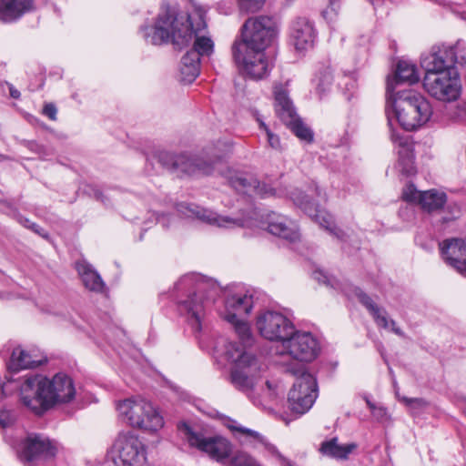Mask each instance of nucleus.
Returning <instances> with one entry per match:
<instances>
[{
  "label": "nucleus",
  "instance_id": "nucleus-1",
  "mask_svg": "<svg viewBox=\"0 0 466 466\" xmlns=\"http://www.w3.org/2000/svg\"><path fill=\"white\" fill-rule=\"evenodd\" d=\"M207 10L201 5H194L190 14L178 13L167 5L157 17L153 26L140 27L147 42L154 46L167 44L169 41L178 49L187 46L193 35L207 27Z\"/></svg>",
  "mask_w": 466,
  "mask_h": 466
},
{
  "label": "nucleus",
  "instance_id": "nucleus-2",
  "mask_svg": "<svg viewBox=\"0 0 466 466\" xmlns=\"http://www.w3.org/2000/svg\"><path fill=\"white\" fill-rule=\"evenodd\" d=\"M179 211L191 218H197L208 224H217L219 227L237 225L239 227H259L266 228L272 235L278 236L291 242L299 238V234L289 219L274 212L260 214L257 208L248 206V216L231 218L220 216L204 206H178Z\"/></svg>",
  "mask_w": 466,
  "mask_h": 466
},
{
  "label": "nucleus",
  "instance_id": "nucleus-3",
  "mask_svg": "<svg viewBox=\"0 0 466 466\" xmlns=\"http://www.w3.org/2000/svg\"><path fill=\"white\" fill-rule=\"evenodd\" d=\"M76 395L73 380L58 373L52 380L43 375L26 377L21 385L22 403L34 414L42 416L57 403L71 401Z\"/></svg>",
  "mask_w": 466,
  "mask_h": 466
},
{
  "label": "nucleus",
  "instance_id": "nucleus-4",
  "mask_svg": "<svg viewBox=\"0 0 466 466\" xmlns=\"http://www.w3.org/2000/svg\"><path fill=\"white\" fill-rule=\"evenodd\" d=\"M391 96L397 119L405 130H415L431 119V105L421 94L408 89L399 90Z\"/></svg>",
  "mask_w": 466,
  "mask_h": 466
},
{
  "label": "nucleus",
  "instance_id": "nucleus-5",
  "mask_svg": "<svg viewBox=\"0 0 466 466\" xmlns=\"http://www.w3.org/2000/svg\"><path fill=\"white\" fill-rule=\"evenodd\" d=\"M152 157L156 159L163 168L174 174L177 177L209 175L214 169V164L221 160V156L216 155L209 160H205L198 155L188 153H173L167 150H157Z\"/></svg>",
  "mask_w": 466,
  "mask_h": 466
},
{
  "label": "nucleus",
  "instance_id": "nucleus-6",
  "mask_svg": "<svg viewBox=\"0 0 466 466\" xmlns=\"http://www.w3.org/2000/svg\"><path fill=\"white\" fill-rule=\"evenodd\" d=\"M224 355L228 362L234 364L229 375L231 384L243 392L251 390L254 387L253 377L259 370L257 357L238 343L228 344Z\"/></svg>",
  "mask_w": 466,
  "mask_h": 466
},
{
  "label": "nucleus",
  "instance_id": "nucleus-7",
  "mask_svg": "<svg viewBox=\"0 0 466 466\" xmlns=\"http://www.w3.org/2000/svg\"><path fill=\"white\" fill-rule=\"evenodd\" d=\"M278 28L272 17L258 15L249 17L241 27L239 39L234 43H239L244 50L263 52L273 46L277 41Z\"/></svg>",
  "mask_w": 466,
  "mask_h": 466
},
{
  "label": "nucleus",
  "instance_id": "nucleus-8",
  "mask_svg": "<svg viewBox=\"0 0 466 466\" xmlns=\"http://www.w3.org/2000/svg\"><path fill=\"white\" fill-rule=\"evenodd\" d=\"M117 410L134 428L157 431L164 425V420L157 409L144 399L125 400L118 403Z\"/></svg>",
  "mask_w": 466,
  "mask_h": 466
},
{
  "label": "nucleus",
  "instance_id": "nucleus-9",
  "mask_svg": "<svg viewBox=\"0 0 466 466\" xmlns=\"http://www.w3.org/2000/svg\"><path fill=\"white\" fill-rule=\"evenodd\" d=\"M109 455L116 466H143L147 461L146 446L131 431L117 435Z\"/></svg>",
  "mask_w": 466,
  "mask_h": 466
},
{
  "label": "nucleus",
  "instance_id": "nucleus-10",
  "mask_svg": "<svg viewBox=\"0 0 466 466\" xmlns=\"http://www.w3.org/2000/svg\"><path fill=\"white\" fill-rule=\"evenodd\" d=\"M178 429L184 433L188 444L195 447L218 462L225 463L232 454L231 442L219 435L206 437L201 432H196L186 422H181Z\"/></svg>",
  "mask_w": 466,
  "mask_h": 466
},
{
  "label": "nucleus",
  "instance_id": "nucleus-11",
  "mask_svg": "<svg viewBox=\"0 0 466 466\" xmlns=\"http://www.w3.org/2000/svg\"><path fill=\"white\" fill-rule=\"evenodd\" d=\"M197 278L198 277L195 275L184 276L177 282V289L180 290L183 288L191 287L193 284H196V291L189 294L186 299L178 301V308L180 311L187 313L189 324L192 328L196 331H200L201 320L205 314L206 304L208 303L210 299L214 300V299L208 296L204 298V283L197 281Z\"/></svg>",
  "mask_w": 466,
  "mask_h": 466
},
{
  "label": "nucleus",
  "instance_id": "nucleus-12",
  "mask_svg": "<svg viewBox=\"0 0 466 466\" xmlns=\"http://www.w3.org/2000/svg\"><path fill=\"white\" fill-rule=\"evenodd\" d=\"M425 91L437 100L453 102L461 96V80L458 71L425 74L423 77Z\"/></svg>",
  "mask_w": 466,
  "mask_h": 466
},
{
  "label": "nucleus",
  "instance_id": "nucleus-13",
  "mask_svg": "<svg viewBox=\"0 0 466 466\" xmlns=\"http://www.w3.org/2000/svg\"><path fill=\"white\" fill-rule=\"evenodd\" d=\"M299 372L300 374L289 392L288 401L291 411L302 415L309 410L318 397V383L304 367Z\"/></svg>",
  "mask_w": 466,
  "mask_h": 466
},
{
  "label": "nucleus",
  "instance_id": "nucleus-14",
  "mask_svg": "<svg viewBox=\"0 0 466 466\" xmlns=\"http://www.w3.org/2000/svg\"><path fill=\"white\" fill-rule=\"evenodd\" d=\"M232 56L239 70L248 77L259 80L267 77L272 68L263 52L244 50L239 43H233Z\"/></svg>",
  "mask_w": 466,
  "mask_h": 466
},
{
  "label": "nucleus",
  "instance_id": "nucleus-15",
  "mask_svg": "<svg viewBox=\"0 0 466 466\" xmlns=\"http://www.w3.org/2000/svg\"><path fill=\"white\" fill-rule=\"evenodd\" d=\"M282 349L283 353L300 362H310L320 352L319 342L310 332L296 329L283 340Z\"/></svg>",
  "mask_w": 466,
  "mask_h": 466
},
{
  "label": "nucleus",
  "instance_id": "nucleus-16",
  "mask_svg": "<svg viewBox=\"0 0 466 466\" xmlns=\"http://www.w3.org/2000/svg\"><path fill=\"white\" fill-rule=\"evenodd\" d=\"M256 325L262 337L271 341H280L281 345L295 329L294 324L286 316L269 310L258 317Z\"/></svg>",
  "mask_w": 466,
  "mask_h": 466
},
{
  "label": "nucleus",
  "instance_id": "nucleus-17",
  "mask_svg": "<svg viewBox=\"0 0 466 466\" xmlns=\"http://www.w3.org/2000/svg\"><path fill=\"white\" fill-rule=\"evenodd\" d=\"M416 206H403L400 208V216L413 214ZM421 215L427 217L431 224L439 230H446L451 227L461 217V206H417Z\"/></svg>",
  "mask_w": 466,
  "mask_h": 466
},
{
  "label": "nucleus",
  "instance_id": "nucleus-18",
  "mask_svg": "<svg viewBox=\"0 0 466 466\" xmlns=\"http://www.w3.org/2000/svg\"><path fill=\"white\" fill-rule=\"evenodd\" d=\"M57 446L54 441L42 434L31 433L24 440L21 457L25 461H46L54 459Z\"/></svg>",
  "mask_w": 466,
  "mask_h": 466
},
{
  "label": "nucleus",
  "instance_id": "nucleus-19",
  "mask_svg": "<svg viewBox=\"0 0 466 466\" xmlns=\"http://www.w3.org/2000/svg\"><path fill=\"white\" fill-rule=\"evenodd\" d=\"M443 260L459 273L466 276V242L462 238H446L440 244Z\"/></svg>",
  "mask_w": 466,
  "mask_h": 466
},
{
  "label": "nucleus",
  "instance_id": "nucleus-20",
  "mask_svg": "<svg viewBox=\"0 0 466 466\" xmlns=\"http://www.w3.org/2000/svg\"><path fill=\"white\" fill-rule=\"evenodd\" d=\"M392 142L398 149V166L405 177L417 173L415 166L414 142L410 136L393 134Z\"/></svg>",
  "mask_w": 466,
  "mask_h": 466
},
{
  "label": "nucleus",
  "instance_id": "nucleus-21",
  "mask_svg": "<svg viewBox=\"0 0 466 466\" xmlns=\"http://www.w3.org/2000/svg\"><path fill=\"white\" fill-rule=\"evenodd\" d=\"M400 199L407 204H446L447 195L436 188L419 190L413 182L409 181L402 187Z\"/></svg>",
  "mask_w": 466,
  "mask_h": 466
},
{
  "label": "nucleus",
  "instance_id": "nucleus-22",
  "mask_svg": "<svg viewBox=\"0 0 466 466\" xmlns=\"http://www.w3.org/2000/svg\"><path fill=\"white\" fill-rule=\"evenodd\" d=\"M290 38L298 51L313 47L317 38L313 22L307 17H297L290 25Z\"/></svg>",
  "mask_w": 466,
  "mask_h": 466
},
{
  "label": "nucleus",
  "instance_id": "nucleus-23",
  "mask_svg": "<svg viewBox=\"0 0 466 466\" xmlns=\"http://www.w3.org/2000/svg\"><path fill=\"white\" fill-rule=\"evenodd\" d=\"M455 55L451 47L446 46H433L431 54L422 61L425 74L457 71L454 66Z\"/></svg>",
  "mask_w": 466,
  "mask_h": 466
},
{
  "label": "nucleus",
  "instance_id": "nucleus-24",
  "mask_svg": "<svg viewBox=\"0 0 466 466\" xmlns=\"http://www.w3.org/2000/svg\"><path fill=\"white\" fill-rule=\"evenodd\" d=\"M228 183L239 194H255L261 198L274 195L276 190L266 183L247 174H235L228 178Z\"/></svg>",
  "mask_w": 466,
  "mask_h": 466
},
{
  "label": "nucleus",
  "instance_id": "nucleus-25",
  "mask_svg": "<svg viewBox=\"0 0 466 466\" xmlns=\"http://www.w3.org/2000/svg\"><path fill=\"white\" fill-rule=\"evenodd\" d=\"M301 210L318 223L321 228H325L330 234L335 236L338 239L345 241L347 234L340 228H337L333 216L327 211L325 206H299Z\"/></svg>",
  "mask_w": 466,
  "mask_h": 466
},
{
  "label": "nucleus",
  "instance_id": "nucleus-26",
  "mask_svg": "<svg viewBox=\"0 0 466 466\" xmlns=\"http://www.w3.org/2000/svg\"><path fill=\"white\" fill-rule=\"evenodd\" d=\"M34 9V0H0V20L15 22Z\"/></svg>",
  "mask_w": 466,
  "mask_h": 466
},
{
  "label": "nucleus",
  "instance_id": "nucleus-27",
  "mask_svg": "<svg viewBox=\"0 0 466 466\" xmlns=\"http://www.w3.org/2000/svg\"><path fill=\"white\" fill-rule=\"evenodd\" d=\"M274 107L277 116L285 124L298 116L288 91L281 84L274 86Z\"/></svg>",
  "mask_w": 466,
  "mask_h": 466
},
{
  "label": "nucleus",
  "instance_id": "nucleus-28",
  "mask_svg": "<svg viewBox=\"0 0 466 466\" xmlns=\"http://www.w3.org/2000/svg\"><path fill=\"white\" fill-rule=\"evenodd\" d=\"M418 69L415 64L400 60L396 66V71L391 82L387 84V93H395V86L400 84L413 85L419 82Z\"/></svg>",
  "mask_w": 466,
  "mask_h": 466
},
{
  "label": "nucleus",
  "instance_id": "nucleus-29",
  "mask_svg": "<svg viewBox=\"0 0 466 466\" xmlns=\"http://www.w3.org/2000/svg\"><path fill=\"white\" fill-rule=\"evenodd\" d=\"M355 295L359 301L367 309L370 314L372 316L375 323L378 327L382 329H388L390 324L391 329L397 328L395 320L391 319L389 321L386 311L380 308L372 299L360 289H355Z\"/></svg>",
  "mask_w": 466,
  "mask_h": 466
},
{
  "label": "nucleus",
  "instance_id": "nucleus-30",
  "mask_svg": "<svg viewBox=\"0 0 466 466\" xmlns=\"http://www.w3.org/2000/svg\"><path fill=\"white\" fill-rule=\"evenodd\" d=\"M76 269L85 287L94 292H103L105 283L97 271L85 259L76 262Z\"/></svg>",
  "mask_w": 466,
  "mask_h": 466
},
{
  "label": "nucleus",
  "instance_id": "nucleus-31",
  "mask_svg": "<svg viewBox=\"0 0 466 466\" xmlns=\"http://www.w3.org/2000/svg\"><path fill=\"white\" fill-rule=\"evenodd\" d=\"M46 362V359L37 358L34 352L23 350L21 347L13 350L10 367L13 370L34 369Z\"/></svg>",
  "mask_w": 466,
  "mask_h": 466
},
{
  "label": "nucleus",
  "instance_id": "nucleus-32",
  "mask_svg": "<svg viewBox=\"0 0 466 466\" xmlns=\"http://www.w3.org/2000/svg\"><path fill=\"white\" fill-rule=\"evenodd\" d=\"M356 449V443L352 442L340 445L338 442V438L334 437L330 440L322 441L319 448V451L322 455L335 460H347L349 455Z\"/></svg>",
  "mask_w": 466,
  "mask_h": 466
},
{
  "label": "nucleus",
  "instance_id": "nucleus-33",
  "mask_svg": "<svg viewBox=\"0 0 466 466\" xmlns=\"http://www.w3.org/2000/svg\"><path fill=\"white\" fill-rule=\"evenodd\" d=\"M180 73L183 81L191 83L200 73V58L195 51H187L181 58Z\"/></svg>",
  "mask_w": 466,
  "mask_h": 466
},
{
  "label": "nucleus",
  "instance_id": "nucleus-34",
  "mask_svg": "<svg viewBox=\"0 0 466 466\" xmlns=\"http://www.w3.org/2000/svg\"><path fill=\"white\" fill-rule=\"evenodd\" d=\"M226 309L239 315H248L253 309V297L248 294H235L226 300Z\"/></svg>",
  "mask_w": 466,
  "mask_h": 466
},
{
  "label": "nucleus",
  "instance_id": "nucleus-35",
  "mask_svg": "<svg viewBox=\"0 0 466 466\" xmlns=\"http://www.w3.org/2000/svg\"><path fill=\"white\" fill-rule=\"evenodd\" d=\"M313 81L315 83L316 93L319 99H322L323 96L329 92L333 83L331 68L329 66H322L319 68Z\"/></svg>",
  "mask_w": 466,
  "mask_h": 466
},
{
  "label": "nucleus",
  "instance_id": "nucleus-36",
  "mask_svg": "<svg viewBox=\"0 0 466 466\" xmlns=\"http://www.w3.org/2000/svg\"><path fill=\"white\" fill-rule=\"evenodd\" d=\"M284 125L287 126V127L289 128L291 132L300 140H303L309 144L313 142V131L306 124L303 123L302 119L299 116H295L290 122H287Z\"/></svg>",
  "mask_w": 466,
  "mask_h": 466
},
{
  "label": "nucleus",
  "instance_id": "nucleus-37",
  "mask_svg": "<svg viewBox=\"0 0 466 466\" xmlns=\"http://www.w3.org/2000/svg\"><path fill=\"white\" fill-rule=\"evenodd\" d=\"M338 85L343 91L347 99H350L358 89V76L357 72L343 73L339 76Z\"/></svg>",
  "mask_w": 466,
  "mask_h": 466
},
{
  "label": "nucleus",
  "instance_id": "nucleus-38",
  "mask_svg": "<svg viewBox=\"0 0 466 466\" xmlns=\"http://www.w3.org/2000/svg\"><path fill=\"white\" fill-rule=\"evenodd\" d=\"M199 32L193 35L195 36V41L193 44V48L190 51H195L198 54V57L201 56H210L214 52V42L208 36H198V34Z\"/></svg>",
  "mask_w": 466,
  "mask_h": 466
},
{
  "label": "nucleus",
  "instance_id": "nucleus-39",
  "mask_svg": "<svg viewBox=\"0 0 466 466\" xmlns=\"http://www.w3.org/2000/svg\"><path fill=\"white\" fill-rule=\"evenodd\" d=\"M235 331L238 336V339L240 341H228L225 344V347L229 343H238L242 345V347L247 350V346L250 345L253 341L252 335L250 332V329L248 325V323L241 321L240 323H238L235 327Z\"/></svg>",
  "mask_w": 466,
  "mask_h": 466
},
{
  "label": "nucleus",
  "instance_id": "nucleus-40",
  "mask_svg": "<svg viewBox=\"0 0 466 466\" xmlns=\"http://www.w3.org/2000/svg\"><path fill=\"white\" fill-rule=\"evenodd\" d=\"M232 466H261V464L249 453L238 451L230 459Z\"/></svg>",
  "mask_w": 466,
  "mask_h": 466
},
{
  "label": "nucleus",
  "instance_id": "nucleus-41",
  "mask_svg": "<svg viewBox=\"0 0 466 466\" xmlns=\"http://www.w3.org/2000/svg\"><path fill=\"white\" fill-rule=\"evenodd\" d=\"M258 122L259 125V128L262 129L267 136L268 146L274 150L281 151L283 148L280 143L279 137L274 134L261 119L258 118Z\"/></svg>",
  "mask_w": 466,
  "mask_h": 466
},
{
  "label": "nucleus",
  "instance_id": "nucleus-42",
  "mask_svg": "<svg viewBox=\"0 0 466 466\" xmlns=\"http://www.w3.org/2000/svg\"><path fill=\"white\" fill-rule=\"evenodd\" d=\"M240 11L245 13H255L260 10L265 0H238Z\"/></svg>",
  "mask_w": 466,
  "mask_h": 466
},
{
  "label": "nucleus",
  "instance_id": "nucleus-43",
  "mask_svg": "<svg viewBox=\"0 0 466 466\" xmlns=\"http://www.w3.org/2000/svg\"><path fill=\"white\" fill-rule=\"evenodd\" d=\"M238 433L247 438L252 439L256 442L260 443L262 445L266 446L268 444L266 439L259 432L253 431L251 429L242 426L241 428L238 429Z\"/></svg>",
  "mask_w": 466,
  "mask_h": 466
},
{
  "label": "nucleus",
  "instance_id": "nucleus-44",
  "mask_svg": "<svg viewBox=\"0 0 466 466\" xmlns=\"http://www.w3.org/2000/svg\"><path fill=\"white\" fill-rule=\"evenodd\" d=\"M15 422L14 414L5 409H0V428L6 429L13 426Z\"/></svg>",
  "mask_w": 466,
  "mask_h": 466
},
{
  "label": "nucleus",
  "instance_id": "nucleus-45",
  "mask_svg": "<svg viewBox=\"0 0 466 466\" xmlns=\"http://www.w3.org/2000/svg\"><path fill=\"white\" fill-rule=\"evenodd\" d=\"M452 53L455 55L454 65L459 64L461 66L466 65V48H464L460 43H457L454 46H450Z\"/></svg>",
  "mask_w": 466,
  "mask_h": 466
},
{
  "label": "nucleus",
  "instance_id": "nucleus-46",
  "mask_svg": "<svg viewBox=\"0 0 466 466\" xmlns=\"http://www.w3.org/2000/svg\"><path fill=\"white\" fill-rule=\"evenodd\" d=\"M313 279L319 283L325 284L326 286L334 287L335 279H330L328 274L320 269H316L312 273Z\"/></svg>",
  "mask_w": 466,
  "mask_h": 466
},
{
  "label": "nucleus",
  "instance_id": "nucleus-47",
  "mask_svg": "<svg viewBox=\"0 0 466 466\" xmlns=\"http://www.w3.org/2000/svg\"><path fill=\"white\" fill-rule=\"evenodd\" d=\"M43 114L46 116L50 120L56 121L57 115V108L55 104L47 103L43 107Z\"/></svg>",
  "mask_w": 466,
  "mask_h": 466
},
{
  "label": "nucleus",
  "instance_id": "nucleus-48",
  "mask_svg": "<svg viewBox=\"0 0 466 466\" xmlns=\"http://www.w3.org/2000/svg\"><path fill=\"white\" fill-rule=\"evenodd\" d=\"M238 316L240 315L237 311L227 309L224 319L235 327L238 323L242 321L238 319Z\"/></svg>",
  "mask_w": 466,
  "mask_h": 466
},
{
  "label": "nucleus",
  "instance_id": "nucleus-49",
  "mask_svg": "<svg viewBox=\"0 0 466 466\" xmlns=\"http://www.w3.org/2000/svg\"><path fill=\"white\" fill-rule=\"evenodd\" d=\"M30 229L36 233L37 235L41 236L43 238L45 239H48L49 238V234L46 230H45L43 228H41L39 225L35 224V223H31L30 224Z\"/></svg>",
  "mask_w": 466,
  "mask_h": 466
},
{
  "label": "nucleus",
  "instance_id": "nucleus-50",
  "mask_svg": "<svg viewBox=\"0 0 466 466\" xmlns=\"http://www.w3.org/2000/svg\"><path fill=\"white\" fill-rule=\"evenodd\" d=\"M340 1L341 0H329V9L337 15L340 9Z\"/></svg>",
  "mask_w": 466,
  "mask_h": 466
},
{
  "label": "nucleus",
  "instance_id": "nucleus-51",
  "mask_svg": "<svg viewBox=\"0 0 466 466\" xmlns=\"http://www.w3.org/2000/svg\"><path fill=\"white\" fill-rule=\"evenodd\" d=\"M16 220L25 228L30 229V224L32 223L28 218L24 217L23 215H16Z\"/></svg>",
  "mask_w": 466,
  "mask_h": 466
},
{
  "label": "nucleus",
  "instance_id": "nucleus-52",
  "mask_svg": "<svg viewBox=\"0 0 466 466\" xmlns=\"http://www.w3.org/2000/svg\"><path fill=\"white\" fill-rule=\"evenodd\" d=\"M227 427L234 433H238V429L242 426L239 425L236 420H230L229 422L227 424Z\"/></svg>",
  "mask_w": 466,
  "mask_h": 466
},
{
  "label": "nucleus",
  "instance_id": "nucleus-53",
  "mask_svg": "<svg viewBox=\"0 0 466 466\" xmlns=\"http://www.w3.org/2000/svg\"><path fill=\"white\" fill-rule=\"evenodd\" d=\"M27 147L29 149H31L32 151H35V152H38L40 150L43 149V146L39 145L37 142L35 141H29L27 143Z\"/></svg>",
  "mask_w": 466,
  "mask_h": 466
},
{
  "label": "nucleus",
  "instance_id": "nucleus-54",
  "mask_svg": "<svg viewBox=\"0 0 466 466\" xmlns=\"http://www.w3.org/2000/svg\"><path fill=\"white\" fill-rule=\"evenodd\" d=\"M407 404L416 403L418 405H421L424 403L422 399H404Z\"/></svg>",
  "mask_w": 466,
  "mask_h": 466
},
{
  "label": "nucleus",
  "instance_id": "nucleus-55",
  "mask_svg": "<svg viewBox=\"0 0 466 466\" xmlns=\"http://www.w3.org/2000/svg\"><path fill=\"white\" fill-rule=\"evenodd\" d=\"M10 96L13 98L18 99L20 97V92L13 87L10 88Z\"/></svg>",
  "mask_w": 466,
  "mask_h": 466
},
{
  "label": "nucleus",
  "instance_id": "nucleus-56",
  "mask_svg": "<svg viewBox=\"0 0 466 466\" xmlns=\"http://www.w3.org/2000/svg\"><path fill=\"white\" fill-rule=\"evenodd\" d=\"M391 330H392V332H394L398 336H400V337L404 336V333L402 332V330L400 328H398V327L397 328H392Z\"/></svg>",
  "mask_w": 466,
  "mask_h": 466
},
{
  "label": "nucleus",
  "instance_id": "nucleus-57",
  "mask_svg": "<svg viewBox=\"0 0 466 466\" xmlns=\"http://www.w3.org/2000/svg\"><path fill=\"white\" fill-rule=\"evenodd\" d=\"M367 405L370 408V410L374 413L376 410V406L374 403H372L370 400H366Z\"/></svg>",
  "mask_w": 466,
  "mask_h": 466
},
{
  "label": "nucleus",
  "instance_id": "nucleus-58",
  "mask_svg": "<svg viewBox=\"0 0 466 466\" xmlns=\"http://www.w3.org/2000/svg\"><path fill=\"white\" fill-rule=\"evenodd\" d=\"M328 14H329V9L322 11V15L324 18H327Z\"/></svg>",
  "mask_w": 466,
  "mask_h": 466
},
{
  "label": "nucleus",
  "instance_id": "nucleus-59",
  "mask_svg": "<svg viewBox=\"0 0 466 466\" xmlns=\"http://www.w3.org/2000/svg\"><path fill=\"white\" fill-rule=\"evenodd\" d=\"M97 201H104L102 195L96 197Z\"/></svg>",
  "mask_w": 466,
  "mask_h": 466
},
{
  "label": "nucleus",
  "instance_id": "nucleus-60",
  "mask_svg": "<svg viewBox=\"0 0 466 466\" xmlns=\"http://www.w3.org/2000/svg\"><path fill=\"white\" fill-rule=\"evenodd\" d=\"M4 158V156L0 154V160Z\"/></svg>",
  "mask_w": 466,
  "mask_h": 466
}]
</instances>
